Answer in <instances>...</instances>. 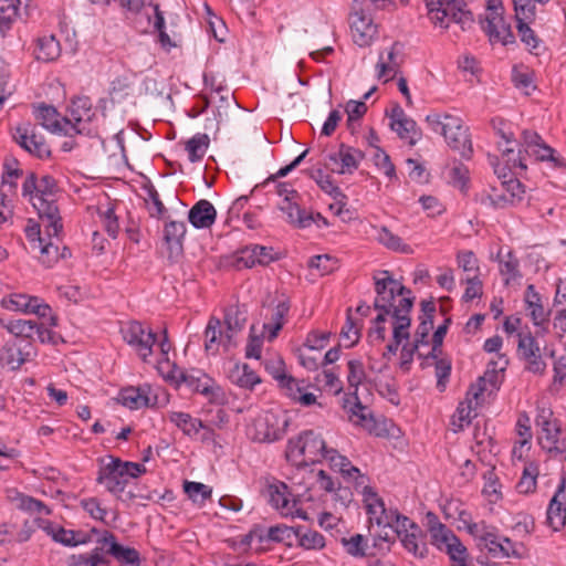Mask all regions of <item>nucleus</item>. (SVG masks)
I'll return each mask as SVG.
<instances>
[{"label":"nucleus","instance_id":"69168bd1","mask_svg":"<svg viewBox=\"0 0 566 566\" xmlns=\"http://www.w3.org/2000/svg\"><path fill=\"white\" fill-rule=\"evenodd\" d=\"M374 164L379 169L384 170V174L389 178H396L395 166L390 160L389 155L378 146H375Z\"/></svg>","mask_w":566,"mask_h":566},{"label":"nucleus","instance_id":"58836bf2","mask_svg":"<svg viewBox=\"0 0 566 566\" xmlns=\"http://www.w3.org/2000/svg\"><path fill=\"white\" fill-rule=\"evenodd\" d=\"M273 377L279 381V386L284 390L285 395L294 401L300 396L306 386L304 380H297L292 376L286 375L283 370H275L272 373Z\"/></svg>","mask_w":566,"mask_h":566},{"label":"nucleus","instance_id":"b1692460","mask_svg":"<svg viewBox=\"0 0 566 566\" xmlns=\"http://www.w3.org/2000/svg\"><path fill=\"white\" fill-rule=\"evenodd\" d=\"M217 218L213 205L206 200H199L188 213L189 222L197 229L210 228Z\"/></svg>","mask_w":566,"mask_h":566},{"label":"nucleus","instance_id":"c03bdc74","mask_svg":"<svg viewBox=\"0 0 566 566\" xmlns=\"http://www.w3.org/2000/svg\"><path fill=\"white\" fill-rule=\"evenodd\" d=\"M4 327L15 337L33 338L39 332V324L34 321L14 319L10 321Z\"/></svg>","mask_w":566,"mask_h":566},{"label":"nucleus","instance_id":"8fccbe9b","mask_svg":"<svg viewBox=\"0 0 566 566\" xmlns=\"http://www.w3.org/2000/svg\"><path fill=\"white\" fill-rule=\"evenodd\" d=\"M497 258L500 259V273L506 276V285L510 284L511 281L521 277V273L518 271V260L514 256L512 252H507L505 259H503L501 256V252H499Z\"/></svg>","mask_w":566,"mask_h":566},{"label":"nucleus","instance_id":"a211bd4d","mask_svg":"<svg viewBox=\"0 0 566 566\" xmlns=\"http://www.w3.org/2000/svg\"><path fill=\"white\" fill-rule=\"evenodd\" d=\"M430 535L432 544L440 551L446 549L451 559H462V555H465V546L446 525H439L436 532Z\"/></svg>","mask_w":566,"mask_h":566},{"label":"nucleus","instance_id":"393cba45","mask_svg":"<svg viewBox=\"0 0 566 566\" xmlns=\"http://www.w3.org/2000/svg\"><path fill=\"white\" fill-rule=\"evenodd\" d=\"M344 408L348 410L349 420L357 424L370 430L375 423L371 413L368 408L364 406L357 397V392L353 394V397L344 399Z\"/></svg>","mask_w":566,"mask_h":566},{"label":"nucleus","instance_id":"79ce46f5","mask_svg":"<svg viewBox=\"0 0 566 566\" xmlns=\"http://www.w3.org/2000/svg\"><path fill=\"white\" fill-rule=\"evenodd\" d=\"M210 138L207 134H197L186 143L189 160L191 163L199 161L203 158L209 147Z\"/></svg>","mask_w":566,"mask_h":566},{"label":"nucleus","instance_id":"37998d69","mask_svg":"<svg viewBox=\"0 0 566 566\" xmlns=\"http://www.w3.org/2000/svg\"><path fill=\"white\" fill-rule=\"evenodd\" d=\"M297 527L279 524L268 528L266 536L268 541L275 543H284L289 546L292 545L295 537H297Z\"/></svg>","mask_w":566,"mask_h":566},{"label":"nucleus","instance_id":"09e8293b","mask_svg":"<svg viewBox=\"0 0 566 566\" xmlns=\"http://www.w3.org/2000/svg\"><path fill=\"white\" fill-rule=\"evenodd\" d=\"M481 539L485 543L489 552L494 556L501 554L504 557H521V554L517 549H511L509 547H503V543H501L496 535L486 532L481 536Z\"/></svg>","mask_w":566,"mask_h":566},{"label":"nucleus","instance_id":"2eb2a0df","mask_svg":"<svg viewBox=\"0 0 566 566\" xmlns=\"http://www.w3.org/2000/svg\"><path fill=\"white\" fill-rule=\"evenodd\" d=\"M116 401L123 406L136 410L140 408L155 407L158 403V396L150 385L144 384L138 387L123 388Z\"/></svg>","mask_w":566,"mask_h":566},{"label":"nucleus","instance_id":"e433bc0d","mask_svg":"<svg viewBox=\"0 0 566 566\" xmlns=\"http://www.w3.org/2000/svg\"><path fill=\"white\" fill-rule=\"evenodd\" d=\"M281 211L286 213L289 222L295 224L298 228L310 227L315 220L311 213H307L304 209L294 200H287V202L280 205Z\"/></svg>","mask_w":566,"mask_h":566},{"label":"nucleus","instance_id":"052dcab7","mask_svg":"<svg viewBox=\"0 0 566 566\" xmlns=\"http://www.w3.org/2000/svg\"><path fill=\"white\" fill-rule=\"evenodd\" d=\"M108 534H112L109 531H105L102 538L98 539V546H96L93 552L88 555L87 562H90V566H99L101 564H107L108 560L105 558L106 547H108Z\"/></svg>","mask_w":566,"mask_h":566},{"label":"nucleus","instance_id":"3c124183","mask_svg":"<svg viewBox=\"0 0 566 566\" xmlns=\"http://www.w3.org/2000/svg\"><path fill=\"white\" fill-rule=\"evenodd\" d=\"M377 240L386 245L388 249H391L394 251H399V252H405V253H408L411 251L410 247L402 243V240L394 234L391 231H389V229H387L386 227H381L378 231H377Z\"/></svg>","mask_w":566,"mask_h":566},{"label":"nucleus","instance_id":"864d4df0","mask_svg":"<svg viewBox=\"0 0 566 566\" xmlns=\"http://www.w3.org/2000/svg\"><path fill=\"white\" fill-rule=\"evenodd\" d=\"M297 539L298 545L305 549H321L325 546L324 536L316 531L302 532V527L298 526Z\"/></svg>","mask_w":566,"mask_h":566},{"label":"nucleus","instance_id":"bb28decb","mask_svg":"<svg viewBox=\"0 0 566 566\" xmlns=\"http://www.w3.org/2000/svg\"><path fill=\"white\" fill-rule=\"evenodd\" d=\"M108 547H106V553L113 556L120 564L129 565V566H139L142 563L139 552L133 547H127L119 544L116 541L115 535L108 534Z\"/></svg>","mask_w":566,"mask_h":566},{"label":"nucleus","instance_id":"f8f14e48","mask_svg":"<svg viewBox=\"0 0 566 566\" xmlns=\"http://www.w3.org/2000/svg\"><path fill=\"white\" fill-rule=\"evenodd\" d=\"M287 426L289 419L286 416L273 411H266L254 422V439L260 442H273L280 440L284 437Z\"/></svg>","mask_w":566,"mask_h":566},{"label":"nucleus","instance_id":"20e7f679","mask_svg":"<svg viewBox=\"0 0 566 566\" xmlns=\"http://www.w3.org/2000/svg\"><path fill=\"white\" fill-rule=\"evenodd\" d=\"M328 451L319 433L305 430L297 438L289 440L286 458L296 464L307 465L324 460Z\"/></svg>","mask_w":566,"mask_h":566},{"label":"nucleus","instance_id":"c85d7f7f","mask_svg":"<svg viewBox=\"0 0 566 566\" xmlns=\"http://www.w3.org/2000/svg\"><path fill=\"white\" fill-rule=\"evenodd\" d=\"M230 381L241 388L253 389L261 382V378L248 364H234L228 373Z\"/></svg>","mask_w":566,"mask_h":566},{"label":"nucleus","instance_id":"a19ab883","mask_svg":"<svg viewBox=\"0 0 566 566\" xmlns=\"http://www.w3.org/2000/svg\"><path fill=\"white\" fill-rule=\"evenodd\" d=\"M270 503L285 516L293 514L287 497V485L285 483L269 485Z\"/></svg>","mask_w":566,"mask_h":566},{"label":"nucleus","instance_id":"4c0bfd02","mask_svg":"<svg viewBox=\"0 0 566 566\" xmlns=\"http://www.w3.org/2000/svg\"><path fill=\"white\" fill-rule=\"evenodd\" d=\"M169 420L188 436L197 434L199 429H206L207 433H211V430H209L200 419L192 418L186 412H171Z\"/></svg>","mask_w":566,"mask_h":566},{"label":"nucleus","instance_id":"473e14b6","mask_svg":"<svg viewBox=\"0 0 566 566\" xmlns=\"http://www.w3.org/2000/svg\"><path fill=\"white\" fill-rule=\"evenodd\" d=\"M525 303L527 310H530V316L535 326H542L543 323L548 322V313L545 312L542 302L541 295L536 292L535 286L530 284L525 291Z\"/></svg>","mask_w":566,"mask_h":566},{"label":"nucleus","instance_id":"aec40b11","mask_svg":"<svg viewBox=\"0 0 566 566\" xmlns=\"http://www.w3.org/2000/svg\"><path fill=\"white\" fill-rule=\"evenodd\" d=\"M501 193L497 192L496 188H493L494 193L489 195L491 205L494 208H504L507 205H514L516 201L522 199L524 187L517 178L511 176L509 180H503L501 182Z\"/></svg>","mask_w":566,"mask_h":566},{"label":"nucleus","instance_id":"bf43d9fd","mask_svg":"<svg viewBox=\"0 0 566 566\" xmlns=\"http://www.w3.org/2000/svg\"><path fill=\"white\" fill-rule=\"evenodd\" d=\"M98 214L107 234L113 239H116L119 232V223L118 218L114 212V207L109 205L105 211L98 209Z\"/></svg>","mask_w":566,"mask_h":566},{"label":"nucleus","instance_id":"e2e57ef3","mask_svg":"<svg viewBox=\"0 0 566 566\" xmlns=\"http://www.w3.org/2000/svg\"><path fill=\"white\" fill-rule=\"evenodd\" d=\"M472 400L468 398L467 401L460 402L457 408V413L452 417V424L457 427L454 431L463 429L464 424H469L471 422V412H472Z\"/></svg>","mask_w":566,"mask_h":566},{"label":"nucleus","instance_id":"0eeeda50","mask_svg":"<svg viewBox=\"0 0 566 566\" xmlns=\"http://www.w3.org/2000/svg\"><path fill=\"white\" fill-rule=\"evenodd\" d=\"M363 494L370 521L375 520L378 526L382 525V528L374 536V546L379 547L381 542H394L395 537L388 531V528H394L392 515H388L382 499L369 485H364Z\"/></svg>","mask_w":566,"mask_h":566},{"label":"nucleus","instance_id":"5fc2aeb1","mask_svg":"<svg viewBox=\"0 0 566 566\" xmlns=\"http://www.w3.org/2000/svg\"><path fill=\"white\" fill-rule=\"evenodd\" d=\"M340 542L350 556L363 557L367 555V541L363 535L356 534L349 538L343 537Z\"/></svg>","mask_w":566,"mask_h":566},{"label":"nucleus","instance_id":"f03ea898","mask_svg":"<svg viewBox=\"0 0 566 566\" xmlns=\"http://www.w3.org/2000/svg\"><path fill=\"white\" fill-rule=\"evenodd\" d=\"M432 130L441 133L447 144L462 158L470 159L473 153L469 128L463 126L462 120L451 114H430L426 117Z\"/></svg>","mask_w":566,"mask_h":566},{"label":"nucleus","instance_id":"603ef678","mask_svg":"<svg viewBox=\"0 0 566 566\" xmlns=\"http://www.w3.org/2000/svg\"><path fill=\"white\" fill-rule=\"evenodd\" d=\"M515 21L534 22L536 19V6L534 0H513Z\"/></svg>","mask_w":566,"mask_h":566},{"label":"nucleus","instance_id":"a878e982","mask_svg":"<svg viewBox=\"0 0 566 566\" xmlns=\"http://www.w3.org/2000/svg\"><path fill=\"white\" fill-rule=\"evenodd\" d=\"M40 526L52 536V538L65 546H76L86 543V537L82 532L65 530L62 526H55L49 521H41Z\"/></svg>","mask_w":566,"mask_h":566},{"label":"nucleus","instance_id":"72a5a7b5","mask_svg":"<svg viewBox=\"0 0 566 566\" xmlns=\"http://www.w3.org/2000/svg\"><path fill=\"white\" fill-rule=\"evenodd\" d=\"M522 149H518L517 155L515 156L514 148L512 147H505L502 149V156L505 159L506 165L504 167H501L500 165L494 166V172L497 175V178L501 180H509L507 177H511V175L506 171H511L513 168H521L522 170L526 169V165L524 163Z\"/></svg>","mask_w":566,"mask_h":566},{"label":"nucleus","instance_id":"4d7b16f0","mask_svg":"<svg viewBox=\"0 0 566 566\" xmlns=\"http://www.w3.org/2000/svg\"><path fill=\"white\" fill-rule=\"evenodd\" d=\"M308 266L318 270L321 275H326L337 269V260L328 254L314 255L310 259Z\"/></svg>","mask_w":566,"mask_h":566},{"label":"nucleus","instance_id":"cd10ccee","mask_svg":"<svg viewBox=\"0 0 566 566\" xmlns=\"http://www.w3.org/2000/svg\"><path fill=\"white\" fill-rule=\"evenodd\" d=\"M524 151L528 155L535 156L537 160H544L553 153V148L544 143L542 137L533 130L525 129L522 133Z\"/></svg>","mask_w":566,"mask_h":566},{"label":"nucleus","instance_id":"ddd939ff","mask_svg":"<svg viewBox=\"0 0 566 566\" xmlns=\"http://www.w3.org/2000/svg\"><path fill=\"white\" fill-rule=\"evenodd\" d=\"M12 138L20 147L40 159L51 156L50 147L43 136L38 135L30 123H23L14 127Z\"/></svg>","mask_w":566,"mask_h":566},{"label":"nucleus","instance_id":"1a4fd4ad","mask_svg":"<svg viewBox=\"0 0 566 566\" xmlns=\"http://www.w3.org/2000/svg\"><path fill=\"white\" fill-rule=\"evenodd\" d=\"M109 459V462L99 469L97 482L104 484L108 492L115 494L123 502L134 500L136 494L132 490L126 491L128 479L120 468L122 460L113 457Z\"/></svg>","mask_w":566,"mask_h":566},{"label":"nucleus","instance_id":"9d476101","mask_svg":"<svg viewBox=\"0 0 566 566\" xmlns=\"http://www.w3.org/2000/svg\"><path fill=\"white\" fill-rule=\"evenodd\" d=\"M124 340L135 349L142 360L147 361L157 340V334L138 321H130L120 329Z\"/></svg>","mask_w":566,"mask_h":566},{"label":"nucleus","instance_id":"6e6d98bb","mask_svg":"<svg viewBox=\"0 0 566 566\" xmlns=\"http://www.w3.org/2000/svg\"><path fill=\"white\" fill-rule=\"evenodd\" d=\"M254 244L247 245L235 253L234 266L238 270L250 269L258 264Z\"/></svg>","mask_w":566,"mask_h":566},{"label":"nucleus","instance_id":"7ed1b4c3","mask_svg":"<svg viewBox=\"0 0 566 566\" xmlns=\"http://www.w3.org/2000/svg\"><path fill=\"white\" fill-rule=\"evenodd\" d=\"M380 274L382 277L374 276L377 294L374 308L390 313L394 319V312L400 310V306L403 304L402 301H409L412 307L415 296L411 295V291L408 287L395 280L388 271H382Z\"/></svg>","mask_w":566,"mask_h":566},{"label":"nucleus","instance_id":"680f3d73","mask_svg":"<svg viewBox=\"0 0 566 566\" xmlns=\"http://www.w3.org/2000/svg\"><path fill=\"white\" fill-rule=\"evenodd\" d=\"M348 366V375H347V381L350 388H354L356 392L358 386L364 380L366 374L364 369V365L361 360L359 359H352L347 364Z\"/></svg>","mask_w":566,"mask_h":566},{"label":"nucleus","instance_id":"7c9ffc66","mask_svg":"<svg viewBox=\"0 0 566 566\" xmlns=\"http://www.w3.org/2000/svg\"><path fill=\"white\" fill-rule=\"evenodd\" d=\"M227 331L224 334L226 340L233 344V337L244 328L247 322V313L241 311L238 306H230L224 312L223 317Z\"/></svg>","mask_w":566,"mask_h":566},{"label":"nucleus","instance_id":"f704fd0d","mask_svg":"<svg viewBox=\"0 0 566 566\" xmlns=\"http://www.w3.org/2000/svg\"><path fill=\"white\" fill-rule=\"evenodd\" d=\"M61 54L60 42L54 35L42 36L38 39V45L34 56L38 61L52 62Z\"/></svg>","mask_w":566,"mask_h":566},{"label":"nucleus","instance_id":"338daca9","mask_svg":"<svg viewBox=\"0 0 566 566\" xmlns=\"http://www.w3.org/2000/svg\"><path fill=\"white\" fill-rule=\"evenodd\" d=\"M340 336L345 339L350 340L347 347L355 346L360 338V329L356 326V323L352 316V310L348 308L346 313V323L340 331Z\"/></svg>","mask_w":566,"mask_h":566},{"label":"nucleus","instance_id":"2f4dec72","mask_svg":"<svg viewBox=\"0 0 566 566\" xmlns=\"http://www.w3.org/2000/svg\"><path fill=\"white\" fill-rule=\"evenodd\" d=\"M226 332L222 331L221 321L214 316L210 317L205 331L207 352L217 353L220 345L226 347L232 344L227 343L224 337Z\"/></svg>","mask_w":566,"mask_h":566},{"label":"nucleus","instance_id":"39448f33","mask_svg":"<svg viewBox=\"0 0 566 566\" xmlns=\"http://www.w3.org/2000/svg\"><path fill=\"white\" fill-rule=\"evenodd\" d=\"M536 424L541 428L538 442L551 457L566 461V436L563 433L559 421L553 418L548 408H538Z\"/></svg>","mask_w":566,"mask_h":566},{"label":"nucleus","instance_id":"6e6552de","mask_svg":"<svg viewBox=\"0 0 566 566\" xmlns=\"http://www.w3.org/2000/svg\"><path fill=\"white\" fill-rule=\"evenodd\" d=\"M431 14V20L436 24L443 25L444 19L450 17L455 23H459L462 30L471 28L474 22L473 13L464 10L457 0H424Z\"/></svg>","mask_w":566,"mask_h":566},{"label":"nucleus","instance_id":"a18cd8bd","mask_svg":"<svg viewBox=\"0 0 566 566\" xmlns=\"http://www.w3.org/2000/svg\"><path fill=\"white\" fill-rule=\"evenodd\" d=\"M421 531H411L406 533L401 538L403 547L416 557L424 558L428 554V548L424 542L420 543Z\"/></svg>","mask_w":566,"mask_h":566},{"label":"nucleus","instance_id":"4468645a","mask_svg":"<svg viewBox=\"0 0 566 566\" xmlns=\"http://www.w3.org/2000/svg\"><path fill=\"white\" fill-rule=\"evenodd\" d=\"M400 310L394 312L392 340L386 346L382 357L389 359L391 355H396L402 340L410 338L409 328L411 326V304L409 301H402Z\"/></svg>","mask_w":566,"mask_h":566},{"label":"nucleus","instance_id":"c756f323","mask_svg":"<svg viewBox=\"0 0 566 566\" xmlns=\"http://www.w3.org/2000/svg\"><path fill=\"white\" fill-rule=\"evenodd\" d=\"M324 460H327L333 469H337L343 475L346 476H356V484L363 485L367 478L360 474L358 468L352 465L350 461L340 455L335 449H329Z\"/></svg>","mask_w":566,"mask_h":566},{"label":"nucleus","instance_id":"774afa93","mask_svg":"<svg viewBox=\"0 0 566 566\" xmlns=\"http://www.w3.org/2000/svg\"><path fill=\"white\" fill-rule=\"evenodd\" d=\"M536 478H537V469L525 468L522 478L520 479L516 489L521 494H528L535 491L536 489Z\"/></svg>","mask_w":566,"mask_h":566},{"label":"nucleus","instance_id":"4be33fe9","mask_svg":"<svg viewBox=\"0 0 566 566\" xmlns=\"http://www.w3.org/2000/svg\"><path fill=\"white\" fill-rule=\"evenodd\" d=\"M186 223L184 221H168L164 227V242L167 245L169 256H179L184 252V239Z\"/></svg>","mask_w":566,"mask_h":566},{"label":"nucleus","instance_id":"6ab92c4d","mask_svg":"<svg viewBox=\"0 0 566 566\" xmlns=\"http://www.w3.org/2000/svg\"><path fill=\"white\" fill-rule=\"evenodd\" d=\"M546 522L553 531H559L566 524V480L562 479L554 496L552 497Z\"/></svg>","mask_w":566,"mask_h":566},{"label":"nucleus","instance_id":"9b49d317","mask_svg":"<svg viewBox=\"0 0 566 566\" xmlns=\"http://www.w3.org/2000/svg\"><path fill=\"white\" fill-rule=\"evenodd\" d=\"M365 0H354L352 4V36L354 42L364 48L371 43L377 34V25L364 10Z\"/></svg>","mask_w":566,"mask_h":566},{"label":"nucleus","instance_id":"ea45409f","mask_svg":"<svg viewBox=\"0 0 566 566\" xmlns=\"http://www.w3.org/2000/svg\"><path fill=\"white\" fill-rule=\"evenodd\" d=\"M133 82L127 75H119L109 83L108 95L112 103H120L132 96Z\"/></svg>","mask_w":566,"mask_h":566},{"label":"nucleus","instance_id":"5701e85b","mask_svg":"<svg viewBox=\"0 0 566 566\" xmlns=\"http://www.w3.org/2000/svg\"><path fill=\"white\" fill-rule=\"evenodd\" d=\"M172 378L177 381L185 382L193 391L209 396L213 392V380L206 374L196 371L188 373L181 369L174 370Z\"/></svg>","mask_w":566,"mask_h":566},{"label":"nucleus","instance_id":"0e129e2a","mask_svg":"<svg viewBox=\"0 0 566 566\" xmlns=\"http://www.w3.org/2000/svg\"><path fill=\"white\" fill-rule=\"evenodd\" d=\"M38 301V297H29L24 294H13L10 296L9 300H2V305L9 310L29 313L31 310L30 303Z\"/></svg>","mask_w":566,"mask_h":566},{"label":"nucleus","instance_id":"49530a36","mask_svg":"<svg viewBox=\"0 0 566 566\" xmlns=\"http://www.w3.org/2000/svg\"><path fill=\"white\" fill-rule=\"evenodd\" d=\"M457 262L458 266L465 273V277L480 276L479 260L473 251H459Z\"/></svg>","mask_w":566,"mask_h":566},{"label":"nucleus","instance_id":"f3484780","mask_svg":"<svg viewBox=\"0 0 566 566\" xmlns=\"http://www.w3.org/2000/svg\"><path fill=\"white\" fill-rule=\"evenodd\" d=\"M35 118L39 123L52 133L72 135L78 133L76 126L67 118L59 119V113L55 107L42 104L35 111Z\"/></svg>","mask_w":566,"mask_h":566},{"label":"nucleus","instance_id":"c9c22d12","mask_svg":"<svg viewBox=\"0 0 566 566\" xmlns=\"http://www.w3.org/2000/svg\"><path fill=\"white\" fill-rule=\"evenodd\" d=\"M28 355L29 353L23 354L15 343L8 342L0 349V364L11 370H18L27 360Z\"/></svg>","mask_w":566,"mask_h":566},{"label":"nucleus","instance_id":"dca6fc26","mask_svg":"<svg viewBox=\"0 0 566 566\" xmlns=\"http://www.w3.org/2000/svg\"><path fill=\"white\" fill-rule=\"evenodd\" d=\"M365 155L361 150L352 146L340 144L338 151L329 154L326 159V167L333 172L340 175L353 174L359 166V163L364 159Z\"/></svg>","mask_w":566,"mask_h":566},{"label":"nucleus","instance_id":"f257e3e1","mask_svg":"<svg viewBox=\"0 0 566 566\" xmlns=\"http://www.w3.org/2000/svg\"><path fill=\"white\" fill-rule=\"evenodd\" d=\"M56 181L52 176L45 175L38 182V195L32 198V206L42 221H46V233L50 238H57L63 229L60 210L56 206Z\"/></svg>","mask_w":566,"mask_h":566},{"label":"nucleus","instance_id":"412c9836","mask_svg":"<svg viewBox=\"0 0 566 566\" xmlns=\"http://www.w3.org/2000/svg\"><path fill=\"white\" fill-rule=\"evenodd\" d=\"M482 29L490 41H501L504 45L514 44L516 41L511 24L505 21L503 13L486 17Z\"/></svg>","mask_w":566,"mask_h":566},{"label":"nucleus","instance_id":"423d86ee","mask_svg":"<svg viewBox=\"0 0 566 566\" xmlns=\"http://www.w3.org/2000/svg\"><path fill=\"white\" fill-rule=\"evenodd\" d=\"M517 337V355L524 361V370L538 376L544 375L547 368L544 356L555 358V349L547 345L542 349L536 336L531 332H520Z\"/></svg>","mask_w":566,"mask_h":566},{"label":"nucleus","instance_id":"de8ad7c7","mask_svg":"<svg viewBox=\"0 0 566 566\" xmlns=\"http://www.w3.org/2000/svg\"><path fill=\"white\" fill-rule=\"evenodd\" d=\"M184 491L193 503H205L212 495V489L200 482L185 481Z\"/></svg>","mask_w":566,"mask_h":566},{"label":"nucleus","instance_id":"13d9d810","mask_svg":"<svg viewBox=\"0 0 566 566\" xmlns=\"http://www.w3.org/2000/svg\"><path fill=\"white\" fill-rule=\"evenodd\" d=\"M532 22H516V30L522 43H524L528 50L532 52L537 49L539 45V38L536 35L533 29H531L530 24Z\"/></svg>","mask_w":566,"mask_h":566}]
</instances>
